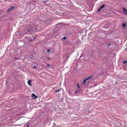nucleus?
<instances>
[{
    "instance_id": "5",
    "label": "nucleus",
    "mask_w": 127,
    "mask_h": 127,
    "mask_svg": "<svg viewBox=\"0 0 127 127\" xmlns=\"http://www.w3.org/2000/svg\"><path fill=\"white\" fill-rule=\"evenodd\" d=\"M32 81V80H30L28 81V85L30 86H32V84L31 83V82Z\"/></svg>"
},
{
    "instance_id": "21",
    "label": "nucleus",
    "mask_w": 127,
    "mask_h": 127,
    "mask_svg": "<svg viewBox=\"0 0 127 127\" xmlns=\"http://www.w3.org/2000/svg\"><path fill=\"white\" fill-rule=\"evenodd\" d=\"M111 45V44H110V43L108 44L107 45V47L109 46L110 45Z\"/></svg>"
},
{
    "instance_id": "24",
    "label": "nucleus",
    "mask_w": 127,
    "mask_h": 127,
    "mask_svg": "<svg viewBox=\"0 0 127 127\" xmlns=\"http://www.w3.org/2000/svg\"><path fill=\"white\" fill-rule=\"evenodd\" d=\"M14 58V59H16V58Z\"/></svg>"
},
{
    "instance_id": "3",
    "label": "nucleus",
    "mask_w": 127,
    "mask_h": 127,
    "mask_svg": "<svg viewBox=\"0 0 127 127\" xmlns=\"http://www.w3.org/2000/svg\"><path fill=\"white\" fill-rule=\"evenodd\" d=\"M14 7L13 6H12L10 8H9L7 10V12H9L11 10L13 9H14Z\"/></svg>"
},
{
    "instance_id": "19",
    "label": "nucleus",
    "mask_w": 127,
    "mask_h": 127,
    "mask_svg": "<svg viewBox=\"0 0 127 127\" xmlns=\"http://www.w3.org/2000/svg\"><path fill=\"white\" fill-rule=\"evenodd\" d=\"M101 9L99 7V8L98 9L97 11H100Z\"/></svg>"
},
{
    "instance_id": "6",
    "label": "nucleus",
    "mask_w": 127,
    "mask_h": 127,
    "mask_svg": "<svg viewBox=\"0 0 127 127\" xmlns=\"http://www.w3.org/2000/svg\"><path fill=\"white\" fill-rule=\"evenodd\" d=\"M123 11L125 14H127V9L124 8H123Z\"/></svg>"
},
{
    "instance_id": "16",
    "label": "nucleus",
    "mask_w": 127,
    "mask_h": 127,
    "mask_svg": "<svg viewBox=\"0 0 127 127\" xmlns=\"http://www.w3.org/2000/svg\"><path fill=\"white\" fill-rule=\"evenodd\" d=\"M29 124H27L26 125V127H29Z\"/></svg>"
},
{
    "instance_id": "15",
    "label": "nucleus",
    "mask_w": 127,
    "mask_h": 127,
    "mask_svg": "<svg viewBox=\"0 0 127 127\" xmlns=\"http://www.w3.org/2000/svg\"><path fill=\"white\" fill-rule=\"evenodd\" d=\"M50 51V49H48L47 50V52L48 53H49Z\"/></svg>"
},
{
    "instance_id": "25",
    "label": "nucleus",
    "mask_w": 127,
    "mask_h": 127,
    "mask_svg": "<svg viewBox=\"0 0 127 127\" xmlns=\"http://www.w3.org/2000/svg\"><path fill=\"white\" fill-rule=\"evenodd\" d=\"M44 2H45V1H44Z\"/></svg>"
},
{
    "instance_id": "14",
    "label": "nucleus",
    "mask_w": 127,
    "mask_h": 127,
    "mask_svg": "<svg viewBox=\"0 0 127 127\" xmlns=\"http://www.w3.org/2000/svg\"><path fill=\"white\" fill-rule=\"evenodd\" d=\"M77 88H78V89H79V88H80V85H79V83H78L77 84Z\"/></svg>"
},
{
    "instance_id": "8",
    "label": "nucleus",
    "mask_w": 127,
    "mask_h": 127,
    "mask_svg": "<svg viewBox=\"0 0 127 127\" xmlns=\"http://www.w3.org/2000/svg\"><path fill=\"white\" fill-rule=\"evenodd\" d=\"M51 21L50 20H47L45 21L44 23L45 24H48L51 22Z\"/></svg>"
},
{
    "instance_id": "23",
    "label": "nucleus",
    "mask_w": 127,
    "mask_h": 127,
    "mask_svg": "<svg viewBox=\"0 0 127 127\" xmlns=\"http://www.w3.org/2000/svg\"><path fill=\"white\" fill-rule=\"evenodd\" d=\"M47 59H48V60H50V58H49V57H47Z\"/></svg>"
},
{
    "instance_id": "10",
    "label": "nucleus",
    "mask_w": 127,
    "mask_h": 127,
    "mask_svg": "<svg viewBox=\"0 0 127 127\" xmlns=\"http://www.w3.org/2000/svg\"><path fill=\"white\" fill-rule=\"evenodd\" d=\"M30 58L32 59H34V57L33 55H32L30 56Z\"/></svg>"
},
{
    "instance_id": "9",
    "label": "nucleus",
    "mask_w": 127,
    "mask_h": 127,
    "mask_svg": "<svg viewBox=\"0 0 127 127\" xmlns=\"http://www.w3.org/2000/svg\"><path fill=\"white\" fill-rule=\"evenodd\" d=\"M105 5L104 4H103L102 5H101L100 8L102 9V8H103L105 6Z\"/></svg>"
},
{
    "instance_id": "17",
    "label": "nucleus",
    "mask_w": 127,
    "mask_h": 127,
    "mask_svg": "<svg viewBox=\"0 0 127 127\" xmlns=\"http://www.w3.org/2000/svg\"><path fill=\"white\" fill-rule=\"evenodd\" d=\"M36 68V66L35 65H34L33 67V68L34 69H35Z\"/></svg>"
},
{
    "instance_id": "22",
    "label": "nucleus",
    "mask_w": 127,
    "mask_h": 127,
    "mask_svg": "<svg viewBox=\"0 0 127 127\" xmlns=\"http://www.w3.org/2000/svg\"><path fill=\"white\" fill-rule=\"evenodd\" d=\"M47 66L48 67H49L50 66V65L49 64H47Z\"/></svg>"
},
{
    "instance_id": "13",
    "label": "nucleus",
    "mask_w": 127,
    "mask_h": 127,
    "mask_svg": "<svg viewBox=\"0 0 127 127\" xmlns=\"http://www.w3.org/2000/svg\"><path fill=\"white\" fill-rule=\"evenodd\" d=\"M122 26H123V27H125V26H126V24H125V23H124L123 24V25H122Z\"/></svg>"
},
{
    "instance_id": "4",
    "label": "nucleus",
    "mask_w": 127,
    "mask_h": 127,
    "mask_svg": "<svg viewBox=\"0 0 127 127\" xmlns=\"http://www.w3.org/2000/svg\"><path fill=\"white\" fill-rule=\"evenodd\" d=\"M32 97L33 99H36L38 97V96L35 95L34 94H32Z\"/></svg>"
},
{
    "instance_id": "1",
    "label": "nucleus",
    "mask_w": 127,
    "mask_h": 127,
    "mask_svg": "<svg viewBox=\"0 0 127 127\" xmlns=\"http://www.w3.org/2000/svg\"><path fill=\"white\" fill-rule=\"evenodd\" d=\"M27 31L29 32L31 31L34 32L35 31H38V27L36 26H35L32 28L30 26H29L28 29H27Z\"/></svg>"
},
{
    "instance_id": "2",
    "label": "nucleus",
    "mask_w": 127,
    "mask_h": 127,
    "mask_svg": "<svg viewBox=\"0 0 127 127\" xmlns=\"http://www.w3.org/2000/svg\"><path fill=\"white\" fill-rule=\"evenodd\" d=\"M92 76L91 75L88 77H87L86 78H85V79L83 81L82 83V84L84 85H85L86 83V81L91 79V77H92Z\"/></svg>"
},
{
    "instance_id": "20",
    "label": "nucleus",
    "mask_w": 127,
    "mask_h": 127,
    "mask_svg": "<svg viewBox=\"0 0 127 127\" xmlns=\"http://www.w3.org/2000/svg\"><path fill=\"white\" fill-rule=\"evenodd\" d=\"M66 37L65 36H64L63 37V39H66Z\"/></svg>"
},
{
    "instance_id": "7",
    "label": "nucleus",
    "mask_w": 127,
    "mask_h": 127,
    "mask_svg": "<svg viewBox=\"0 0 127 127\" xmlns=\"http://www.w3.org/2000/svg\"><path fill=\"white\" fill-rule=\"evenodd\" d=\"M36 36H35L33 37L32 38H30L29 39L30 41H33L34 39H35L36 38Z\"/></svg>"
},
{
    "instance_id": "11",
    "label": "nucleus",
    "mask_w": 127,
    "mask_h": 127,
    "mask_svg": "<svg viewBox=\"0 0 127 127\" xmlns=\"http://www.w3.org/2000/svg\"><path fill=\"white\" fill-rule=\"evenodd\" d=\"M127 63V60L126 61H124L123 62V63L124 64H126Z\"/></svg>"
},
{
    "instance_id": "18",
    "label": "nucleus",
    "mask_w": 127,
    "mask_h": 127,
    "mask_svg": "<svg viewBox=\"0 0 127 127\" xmlns=\"http://www.w3.org/2000/svg\"><path fill=\"white\" fill-rule=\"evenodd\" d=\"M60 91V90H58L57 91H55V92H59Z\"/></svg>"
},
{
    "instance_id": "12",
    "label": "nucleus",
    "mask_w": 127,
    "mask_h": 127,
    "mask_svg": "<svg viewBox=\"0 0 127 127\" xmlns=\"http://www.w3.org/2000/svg\"><path fill=\"white\" fill-rule=\"evenodd\" d=\"M79 93V92L78 91H75L74 93V95H75V94H78Z\"/></svg>"
}]
</instances>
